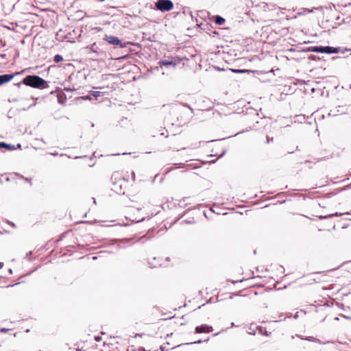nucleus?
<instances>
[{"label": "nucleus", "instance_id": "1", "mask_svg": "<svg viewBox=\"0 0 351 351\" xmlns=\"http://www.w3.org/2000/svg\"><path fill=\"white\" fill-rule=\"evenodd\" d=\"M22 83L26 86L40 89H44L49 86L47 81L34 75L26 76L23 80Z\"/></svg>", "mask_w": 351, "mask_h": 351}, {"label": "nucleus", "instance_id": "2", "mask_svg": "<svg viewBox=\"0 0 351 351\" xmlns=\"http://www.w3.org/2000/svg\"><path fill=\"white\" fill-rule=\"evenodd\" d=\"M308 50L312 52L328 54L337 53L339 52L338 48L330 46H314L309 47Z\"/></svg>", "mask_w": 351, "mask_h": 351}, {"label": "nucleus", "instance_id": "3", "mask_svg": "<svg viewBox=\"0 0 351 351\" xmlns=\"http://www.w3.org/2000/svg\"><path fill=\"white\" fill-rule=\"evenodd\" d=\"M155 7L161 12H168L173 9V3L171 0H158L155 3Z\"/></svg>", "mask_w": 351, "mask_h": 351}, {"label": "nucleus", "instance_id": "4", "mask_svg": "<svg viewBox=\"0 0 351 351\" xmlns=\"http://www.w3.org/2000/svg\"><path fill=\"white\" fill-rule=\"evenodd\" d=\"M104 40L107 41L109 44L116 45V46H120V47L123 48L125 47V45H123L121 41L116 36L110 35H106L104 38Z\"/></svg>", "mask_w": 351, "mask_h": 351}, {"label": "nucleus", "instance_id": "5", "mask_svg": "<svg viewBox=\"0 0 351 351\" xmlns=\"http://www.w3.org/2000/svg\"><path fill=\"white\" fill-rule=\"evenodd\" d=\"M213 331V327L210 326H208L206 324L197 326L195 328V332L196 333H202V332H206L208 333L210 332Z\"/></svg>", "mask_w": 351, "mask_h": 351}, {"label": "nucleus", "instance_id": "6", "mask_svg": "<svg viewBox=\"0 0 351 351\" xmlns=\"http://www.w3.org/2000/svg\"><path fill=\"white\" fill-rule=\"evenodd\" d=\"M14 77V74H3L0 75V85L10 82Z\"/></svg>", "mask_w": 351, "mask_h": 351}, {"label": "nucleus", "instance_id": "7", "mask_svg": "<svg viewBox=\"0 0 351 351\" xmlns=\"http://www.w3.org/2000/svg\"><path fill=\"white\" fill-rule=\"evenodd\" d=\"M159 65L160 66H165L166 67H168V66H173V67H176V62H173V61H170V60H160L159 62H158Z\"/></svg>", "mask_w": 351, "mask_h": 351}, {"label": "nucleus", "instance_id": "8", "mask_svg": "<svg viewBox=\"0 0 351 351\" xmlns=\"http://www.w3.org/2000/svg\"><path fill=\"white\" fill-rule=\"evenodd\" d=\"M214 18V21L217 25H223L225 23V19L221 16L217 15Z\"/></svg>", "mask_w": 351, "mask_h": 351}, {"label": "nucleus", "instance_id": "9", "mask_svg": "<svg viewBox=\"0 0 351 351\" xmlns=\"http://www.w3.org/2000/svg\"><path fill=\"white\" fill-rule=\"evenodd\" d=\"M302 339H304V340H306V341H313V342H315V343H322V341L319 339H317V338H315L313 337H301Z\"/></svg>", "mask_w": 351, "mask_h": 351}, {"label": "nucleus", "instance_id": "10", "mask_svg": "<svg viewBox=\"0 0 351 351\" xmlns=\"http://www.w3.org/2000/svg\"><path fill=\"white\" fill-rule=\"evenodd\" d=\"M89 49L90 51L93 52V53H98V47H97V45L96 43H93L92 45H90L89 47Z\"/></svg>", "mask_w": 351, "mask_h": 351}, {"label": "nucleus", "instance_id": "11", "mask_svg": "<svg viewBox=\"0 0 351 351\" xmlns=\"http://www.w3.org/2000/svg\"><path fill=\"white\" fill-rule=\"evenodd\" d=\"M3 148H5L8 150H14L15 149L14 145L11 144H8L6 143H3Z\"/></svg>", "mask_w": 351, "mask_h": 351}, {"label": "nucleus", "instance_id": "12", "mask_svg": "<svg viewBox=\"0 0 351 351\" xmlns=\"http://www.w3.org/2000/svg\"><path fill=\"white\" fill-rule=\"evenodd\" d=\"M63 60V57L61 55L56 54L53 58V61L56 63L60 62Z\"/></svg>", "mask_w": 351, "mask_h": 351}, {"label": "nucleus", "instance_id": "13", "mask_svg": "<svg viewBox=\"0 0 351 351\" xmlns=\"http://www.w3.org/2000/svg\"><path fill=\"white\" fill-rule=\"evenodd\" d=\"M231 71L233 73H243L250 72L249 70H245V69H231Z\"/></svg>", "mask_w": 351, "mask_h": 351}, {"label": "nucleus", "instance_id": "14", "mask_svg": "<svg viewBox=\"0 0 351 351\" xmlns=\"http://www.w3.org/2000/svg\"><path fill=\"white\" fill-rule=\"evenodd\" d=\"M341 215V214H338V213H336L335 214H332V215H328V216H321L320 218L321 219H327L330 217H332V216H340Z\"/></svg>", "mask_w": 351, "mask_h": 351}, {"label": "nucleus", "instance_id": "15", "mask_svg": "<svg viewBox=\"0 0 351 351\" xmlns=\"http://www.w3.org/2000/svg\"><path fill=\"white\" fill-rule=\"evenodd\" d=\"M91 95L95 97H97L100 95V92L99 91H91Z\"/></svg>", "mask_w": 351, "mask_h": 351}, {"label": "nucleus", "instance_id": "16", "mask_svg": "<svg viewBox=\"0 0 351 351\" xmlns=\"http://www.w3.org/2000/svg\"><path fill=\"white\" fill-rule=\"evenodd\" d=\"M81 98H82V99H84V100H90L91 99V97L89 95L83 96Z\"/></svg>", "mask_w": 351, "mask_h": 351}, {"label": "nucleus", "instance_id": "17", "mask_svg": "<svg viewBox=\"0 0 351 351\" xmlns=\"http://www.w3.org/2000/svg\"><path fill=\"white\" fill-rule=\"evenodd\" d=\"M8 330V329L5 328H3L0 329V332H6Z\"/></svg>", "mask_w": 351, "mask_h": 351}, {"label": "nucleus", "instance_id": "18", "mask_svg": "<svg viewBox=\"0 0 351 351\" xmlns=\"http://www.w3.org/2000/svg\"><path fill=\"white\" fill-rule=\"evenodd\" d=\"M270 141H273V138H269V136L267 137V142L269 143Z\"/></svg>", "mask_w": 351, "mask_h": 351}, {"label": "nucleus", "instance_id": "19", "mask_svg": "<svg viewBox=\"0 0 351 351\" xmlns=\"http://www.w3.org/2000/svg\"><path fill=\"white\" fill-rule=\"evenodd\" d=\"M8 223L10 224L12 226L15 227V224L13 222L8 221Z\"/></svg>", "mask_w": 351, "mask_h": 351}, {"label": "nucleus", "instance_id": "20", "mask_svg": "<svg viewBox=\"0 0 351 351\" xmlns=\"http://www.w3.org/2000/svg\"><path fill=\"white\" fill-rule=\"evenodd\" d=\"M95 340H96L97 341H100V340H101V337H95Z\"/></svg>", "mask_w": 351, "mask_h": 351}, {"label": "nucleus", "instance_id": "21", "mask_svg": "<svg viewBox=\"0 0 351 351\" xmlns=\"http://www.w3.org/2000/svg\"><path fill=\"white\" fill-rule=\"evenodd\" d=\"M4 142H0V149L3 148Z\"/></svg>", "mask_w": 351, "mask_h": 351}, {"label": "nucleus", "instance_id": "22", "mask_svg": "<svg viewBox=\"0 0 351 351\" xmlns=\"http://www.w3.org/2000/svg\"><path fill=\"white\" fill-rule=\"evenodd\" d=\"M201 342H202V341L199 340V341L193 342V343H200Z\"/></svg>", "mask_w": 351, "mask_h": 351}, {"label": "nucleus", "instance_id": "23", "mask_svg": "<svg viewBox=\"0 0 351 351\" xmlns=\"http://www.w3.org/2000/svg\"><path fill=\"white\" fill-rule=\"evenodd\" d=\"M298 313L297 312L295 315H294V318H298Z\"/></svg>", "mask_w": 351, "mask_h": 351}, {"label": "nucleus", "instance_id": "24", "mask_svg": "<svg viewBox=\"0 0 351 351\" xmlns=\"http://www.w3.org/2000/svg\"><path fill=\"white\" fill-rule=\"evenodd\" d=\"M3 267V263H0V269H1Z\"/></svg>", "mask_w": 351, "mask_h": 351}, {"label": "nucleus", "instance_id": "25", "mask_svg": "<svg viewBox=\"0 0 351 351\" xmlns=\"http://www.w3.org/2000/svg\"><path fill=\"white\" fill-rule=\"evenodd\" d=\"M178 165H179V167H182L184 166V164H182V163H180Z\"/></svg>", "mask_w": 351, "mask_h": 351}, {"label": "nucleus", "instance_id": "26", "mask_svg": "<svg viewBox=\"0 0 351 351\" xmlns=\"http://www.w3.org/2000/svg\"><path fill=\"white\" fill-rule=\"evenodd\" d=\"M132 178H133V180H134V179H135V174H134V172L132 173Z\"/></svg>", "mask_w": 351, "mask_h": 351}, {"label": "nucleus", "instance_id": "27", "mask_svg": "<svg viewBox=\"0 0 351 351\" xmlns=\"http://www.w3.org/2000/svg\"><path fill=\"white\" fill-rule=\"evenodd\" d=\"M53 156H57L58 155V153H53L52 154Z\"/></svg>", "mask_w": 351, "mask_h": 351}, {"label": "nucleus", "instance_id": "28", "mask_svg": "<svg viewBox=\"0 0 351 351\" xmlns=\"http://www.w3.org/2000/svg\"><path fill=\"white\" fill-rule=\"evenodd\" d=\"M1 56L2 58H5V54H1Z\"/></svg>", "mask_w": 351, "mask_h": 351}, {"label": "nucleus", "instance_id": "29", "mask_svg": "<svg viewBox=\"0 0 351 351\" xmlns=\"http://www.w3.org/2000/svg\"><path fill=\"white\" fill-rule=\"evenodd\" d=\"M9 272H10V274H12V269H9Z\"/></svg>", "mask_w": 351, "mask_h": 351}, {"label": "nucleus", "instance_id": "30", "mask_svg": "<svg viewBox=\"0 0 351 351\" xmlns=\"http://www.w3.org/2000/svg\"><path fill=\"white\" fill-rule=\"evenodd\" d=\"M93 258V260H95V259H97V257H96V256H93V258Z\"/></svg>", "mask_w": 351, "mask_h": 351}, {"label": "nucleus", "instance_id": "31", "mask_svg": "<svg viewBox=\"0 0 351 351\" xmlns=\"http://www.w3.org/2000/svg\"><path fill=\"white\" fill-rule=\"evenodd\" d=\"M17 147H21V144H18V145H17Z\"/></svg>", "mask_w": 351, "mask_h": 351}, {"label": "nucleus", "instance_id": "32", "mask_svg": "<svg viewBox=\"0 0 351 351\" xmlns=\"http://www.w3.org/2000/svg\"><path fill=\"white\" fill-rule=\"evenodd\" d=\"M264 334H265V335H267V332L266 331H265V332H264Z\"/></svg>", "mask_w": 351, "mask_h": 351}]
</instances>
